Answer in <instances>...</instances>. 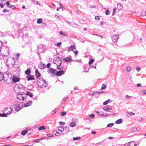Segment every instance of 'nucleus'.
<instances>
[{"instance_id": "1", "label": "nucleus", "mask_w": 146, "mask_h": 146, "mask_svg": "<svg viewBox=\"0 0 146 146\" xmlns=\"http://www.w3.org/2000/svg\"><path fill=\"white\" fill-rule=\"evenodd\" d=\"M10 52L8 48L5 46H1L0 49V55L2 57L8 56Z\"/></svg>"}, {"instance_id": "2", "label": "nucleus", "mask_w": 146, "mask_h": 146, "mask_svg": "<svg viewBox=\"0 0 146 146\" xmlns=\"http://www.w3.org/2000/svg\"><path fill=\"white\" fill-rule=\"evenodd\" d=\"M37 84L40 88H45L48 86V84L45 81L44 79L40 78L38 79Z\"/></svg>"}, {"instance_id": "3", "label": "nucleus", "mask_w": 146, "mask_h": 146, "mask_svg": "<svg viewBox=\"0 0 146 146\" xmlns=\"http://www.w3.org/2000/svg\"><path fill=\"white\" fill-rule=\"evenodd\" d=\"M15 61L13 58L9 57L6 60L7 66L9 68H13L14 67Z\"/></svg>"}, {"instance_id": "4", "label": "nucleus", "mask_w": 146, "mask_h": 146, "mask_svg": "<svg viewBox=\"0 0 146 146\" xmlns=\"http://www.w3.org/2000/svg\"><path fill=\"white\" fill-rule=\"evenodd\" d=\"M23 93V92H19V94L17 96V98L19 100H22L23 101H25L26 99L25 98V97L26 96L25 94H21Z\"/></svg>"}, {"instance_id": "5", "label": "nucleus", "mask_w": 146, "mask_h": 146, "mask_svg": "<svg viewBox=\"0 0 146 146\" xmlns=\"http://www.w3.org/2000/svg\"><path fill=\"white\" fill-rule=\"evenodd\" d=\"M14 108L15 109L16 111H18L21 109L19 106H17L16 104L12 105L9 108V109L11 110V111H10V113H12L13 111V109Z\"/></svg>"}, {"instance_id": "6", "label": "nucleus", "mask_w": 146, "mask_h": 146, "mask_svg": "<svg viewBox=\"0 0 146 146\" xmlns=\"http://www.w3.org/2000/svg\"><path fill=\"white\" fill-rule=\"evenodd\" d=\"M4 80H8V79L12 80V75L9 72H6L4 74Z\"/></svg>"}, {"instance_id": "7", "label": "nucleus", "mask_w": 146, "mask_h": 146, "mask_svg": "<svg viewBox=\"0 0 146 146\" xmlns=\"http://www.w3.org/2000/svg\"><path fill=\"white\" fill-rule=\"evenodd\" d=\"M53 62L54 63L56 64L57 66H58L59 65H61L62 62L59 58H56V60H55V58H54Z\"/></svg>"}, {"instance_id": "8", "label": "nucleus", "mask_w": 146, "mask_h": 146, "mask_svg": "<svg viewBox=\"0 0 146 146\" xmlns=\"http://www.w3.org/2000/svg\"><path fill=\"white\" fill-rule=\"evenodd\" d=\"M66 70H60L57 72L55 73V75L57 76H60L63 75L65 72Z\"/></svg>"}, {"instance_id": "9", "label": "nucleus", "mask_w": 146, "mask_h": 146, "mask_svg": "<svg viewBox=\"0 0 146 146\" xmlns=\"http://www.w3.org/2000/svg\"><path fill=\"white\" fill-rule=\"evenodd\" d=\"M56 71V69L52 68H48V73L53 74Z\"/></svg>"}, {"instance_id": "10", "label": "nucleus", "mask_w": 146, "mask_h": 146, "mask_svg": "<svg viewBox=\"0 0 146 146\" xmlns=\"http://www.w3.org/2000/svg\"><path fill=\"white\" fill-rule=\"evenodd\" d=\"M111 38L112 40V41L113 42H116L117 41L118 39L119 38L118 35H115L112 36Z\"/></svg>"}, {"instance_id": "11", "label": "nucleus", "mask_w": 146, "mask_h": 146, "mask_svg": "<svg viewBox=\"0 0 146 146\" xmlns=\"http://www.w3.org/2000/svg\"><path fill=\"white\" fill-rule=\"evenodd\" d=\"M12 80L13 81L14 83H15L16 82H19L20 80L19 78L17 77L16 76H14L12 78Z\"/></svg>"}, {"instance_id": "12", "label": "nucleus", "mask_w": 146, "mask_h": 146, "mask_svg": "<svg viewBox=\"0 0 146 146\" xmlns=\"http://www.w3.org/2000/svg\"><path fill=\"white\" fill-rule=\"evenodd\" d=\"M128 145L129 146H137V143L134 141H132L129 143Z\"/></svg>"}, {"instance_id": "13", "label": "nucleus", "mask_w": 146, "mask_h": 146, "mask_svg": "<svg viewBox=\"0 0 146 146\" xmlns=\"http://www.w3.org/2000/svg\"><path fill=\"white\" fill-rule=\"evenodd\" d=\"M39 68L41 69H43L46 67L45 64L42 62L40 63L39 65Z\"/></svg>"}, {"instance_id": "14", "label": "nucleus", "mask_w": 146, "mask_h": 146, "mask_svg": "<svg viewBox=\"0 0 146 146\" xmlns=\"http://www.w3.org/2000/svg\"><path fill=\"white\" fill-rule=\"evenodd\" d=\"M6 4L7 5V6L8 7L11 8L12 9H14L15 7L14 5H10V3L9 1H7Z\"/></svg>"}, {"instance_id": "15", "label": "nucleus", "mask_w": 146, "mask_h": 146, "mask_svg": "<svg viewBox=\"0 0 146 146\" xmlns=\"http://www.w3.org/2000/svg\"><path fill=\"white\" fill-rule=\"evenodd\" d=\"M69 56L70 57H66V58H64L63 60L64 61V62H67L70 61L71 60V56Z\"/></svg>"}, {"instance_id": "16", "label": "nucleus", "mask_w": 146, "mask_h": 146, "mask_svg": "<svg viewBox=\"0 0 146 146\" xmlns=\"http://www.w3.org/2000/svg\"><path fill=\"white\" fill-rule=\"evenodd\" d=\"M32 103V102L31 101L28 102L24 104V107H26L31 106Z\"/></svg>"}, {"instance_id": "17", "label": "nucleus", "mask_w": 146, "mask_h": 146, "mask_svg": "<svg viewBox=\"0 0 146 146\" xmlns=\"http://www.w3.org/2000/svg\"><path fill=\"white\" fill-rule=\"evenodd\" d=\"M74 121H76L75 120L72 119V122L70 124V126L71 127H73L76 126V124L74 122Z\"/></svg>"}, {"instance_id": "18", "label": "nucleus", "mask_w": 146, "mask_h": 146, "mask_svg": "<svg viewBox=\"0 0 146 146\" xmlns=\"http://www.w3.org/2000/svg\"><path fill=\"white\" fill-rule=\"evenodd\" d=\"M27 78L28 80H32L34 79V78L33 76L28 75L27 76Z\"/></svg>"}, {"instance_id": "19", "label": "nucleus", "mask_w": 146, "mask_h": 146, "mask_svg": "<svg viewBox=\"0 0 146 146\" xmlns=\"http://www.w3.org/2000/svg\"><path fill=\"white\" fill-rule=\"evenodd\" d=\"M10 113V111L9 112H7V113H3V114L0 113V116L2 117H7V115H8L10 113Z\"/></svg>"}, {"instance_id": "20", "label": "nucleus", "mask_w": 146, "mask_h": 146, "mask_svg": "<svg viewBox=\"0 0 146 146\" xmlns=\"http://www.w3.org/2000/svg\"><path fill=\"white\" fill-rule=\"evenodd\" d=\"M76 49V48L74 46L72 45L71 46L68 48L69 50H72L74 51Z\"/></svg>"}, {"instance_id": "21", "label": "nucleus", "mask_w": 146, "mask_h": 146, "mask_svg": "<svg viewBox=\"0 0 146 146\" xmlns=\"http://www.w3.org/2000/svg\"><path fill=\"white\" fill-rule=\"evenodd\" d=\"M35 74L37 78L39 77L41 75L40 74L37 69H36L35 70Z\"/></svg>"}, {"instance_id": "22", "label": "nucleus", "mask_w": 146, "mask_h": 146, "mask_svg": "<svg viewBox=\"0 0 146 146\" xmlns=\"http://www.w3.org/2000/svg\"><path fill=\"white\" fill-rule=\"evenodd\" d=\"M3 80H4V74H3L2 72H0V80L1 81Z\"/></svg>"}, {"instance_id": "23", "label": "nucleus", "mask_w": 146, "mask_h": 146, "mask_svg": "<svg viewBox=\"0 0 146 146\" xmlns=\"http://www.w3.org/2000/svg\"><path fill=\"white\" fill-rule=\"evenodd\" d=\"M117 7L118 9L120 11L123 9V7L121 4L118 3L117 5Z\"/></svg>"}, {"instance_id": "24", "label": "nucleus", "mask_w": 146, "mask_h": 146, "mask_svg": "<svg viewBox=\"0 0 146 146\" xmlns=\"http://www.w3.org/2000/svg\"><path fill=\"white\" fill-rule=\"evenodd\" d=\"M122 122V119H119L117 120L115 122V123L117 124H119L121 123Z\"/></svg>"}, {"instance_id": "25", "label": "nucleus", "mask_w": 146, "mask_h": 146, "mask_svg": "<svg viewBox=\"0 0 146 146\" xmlns=\"http://www.w3.org/2000/svg\"><path fill=\"white\" fill-rule=\"evenodd\" d=\"M25 72L26 74L29 75L31 73L30 69L29 68H28L25 71Z\"/></svg>"}, {"instance_id": "26", "label": "nucleus", "mask_w": 146, "mask_h": 146, "mask_svg": "<svg viewBox=\"0 0 146 146\" xmlns=\"http://www.w3.org/2000/svg\"><path fill=\"white\" fill-rule=\"evenodd\" d=\"M57 68L58 69V70H62L63 69V67L61 66V65H58V66H57Z\"/></svg>"}, {"instance_id": "27", "label": "nucleus", "mask_w": 146, "mask_h": 146, "mask_svg": "<svg viewBox=\"0 0 146 146\" xmlns=\"http://www.w3.org/2000/svg\"><path fill=\"white\" fill-rule=\"evenodd\" d=\"M26 95L29 96L31 97H32L33 96V94L29 91L27 92Z\"/></svg>"}, {"instance_id": "28", "label": "nucleus", "mask_w": 146, "mask_h": 146, "mask_svg": "<svg viewBox=\"0 0 146 146\" xmlns=\"http://www.w3.org/2000/svg\"><path fill=\"white\" fill-rule=\"evenodd\" d=\"M104 108H105L107 110H111L112 108V106L109 105L106 106Z\"/></svg>"}, {"instance_id": "29", "label": "nucleus", "mask_w": 146, "mask_h": 146, "mask_svg": "<svg viewBox=\"0 0 146 146\" xmlns=\"http://www.w3.org/2000/svg\"><path fill=\"white\" fill-rule=\"evenodd\" d=\"M64 128L62 126L59 127L58 128V130L60 132H62L64 130Z\"/></svg>"}, {"instance_id": "30", "label": "nucleus", "mask_w": 146, "mask_h": 146, "mask_svg": "<svg viewBox=\"0 0 146 146\" xmlns=\"http://www.w3.org/2000/svg\"><path fill=\"white\" fill-rule=\"evenodd\" d=\"M46 129V127L44 126H41L38 129L39 130H44Z\"/></svg>"}, {"instance_id": "31", "label": "nucleus", "mask_w": 146, "mask_h": 146, "mask_svg": "<svg viewBox=\"0 0 146 146\" xmlns=\"http://www.w3.org/2000/svg\"><path fill=\"white\" fill-rule=\"evenodd\" d=\"M54 133L56 136H58L60 135V134L59 132H57L56 131H54Z\"/></svg>"}, {"instance_id": "32", "label": "nucleus", "mask_w": 146, "mask_h": 146, "mask_svg": "<svg viewBox=\"0 0 146 146\" xmlns=\"http://www.w3.org/2000/svg\"><path fill=\"white\" fill-rule=\"evenodd\" d=\"M28 131L27 130H25L22 131L21 134L23 135H25L26 133H27Z\"/></svg>"}, {"instance_id": "33", "label": "nucleus", "mask_w": 146, "mask_h": 146, "mask_svg": "<svg viewBox=\"0 0 146 146\" xmlns=\"http://www.w3.org/2000/svg\"><path fill=\"white\" fill-rule=\"evenodd\" d=\"M43 47V46L42 45H39L37 47V50L38 51H39V50L42 48Z\"/></svg>"}, {"instance_id": "34", "label": "nucleus", "mask_w": 146, "mask_h": 146, "mask_svg": "<svg viewBox=\"0 0 146 146\" xmlns=\"http://www.w3.org/2000/svg\"><path fill=\"white\" fill-rule=\"evenodd\" d=\"M42 21V19L41 18L38 19L37 21V23L38 24L40 23Z\"/></svg>"}, {"instance_id": "35", "label": "nucleus", "mask_w": 146, "mask_h": 146, "mask_svg": "<svg viewBox=\"0 0 146 146\" xmlns=\"http://www.w3.org/2000/svg\"><path fill=\"white\" fill-rule=\"evenodd\" d=\"M106 88V85L104 84H102L101 89L102 90L105 89Z\"/></svg>"}, {"instance_id": "36", "label": "nucleus", "mask_w": 146, "mask_h": 146, "mask_svg": "<svg viewBox=\"0 0 146 146\" xmlns=\"http://www.w3.org/2000/svg\"><path fill=\"white\" fill-rule=\"evenodd\" d=\"M81 139V137H74L73 138V139L74 140H77L80 139Z\"/></svg>"}, {"instance_id": "37", "label": "nucleus", "mask_w": 146, "mask_h": 146, "mask_svg": "<svg viewBox=\"0 0 146 146\" xmlns=\"http://www.w3.org/2000/svg\"><path fill=\"white\" fill-rule=\"evenodd\" d=\"M109 115V114L108 113H107V114L104 113H104H103L101 115V116H103L107 117Z\"/></svg>"}, {"instance_id": "38", "label": "nucleus", "mask_w": 146, "mask_h": 146, "mask_svg": "<svg viewBox=\"0 0 146 146\" xmlns=\"http://www.w3.org/2000/svg\"><path fill=\"white\" fill-rule=\"evenodd\" d=\"M140 94H146V90H142L140 92Z\"/></svg>"}, {"instance_id": "39", "label": "nucleus", "mask_w": 146, "mask_h": 146, "mask_svg": "<svg viewBox=\"0 0 146 146\" xmlns=\"http://www.w3.org/2000/svg\"><path fill=\"white\" fill-rule=\"evenodd\" d=\"M66 114V112L65 111H64L61 112L60 113V115L61 116H64Z\"/></svg>"}, {"instance_id": "40", "label": "nucleus", "mask_w": 146, "mask_h": 146, "mask_svg": "<svg viewBox=\"0 0 146 146\" xmlns=\"http://www.w3.org/2000/svg\"><path fill=\"white\" fill-rule=\"evenodd\" d=\"M110 11L108 10H106L105 11V14L107 15H110Z\"/></svg>"}, {"instance_id": "41", "label": "nucleus", "mask_w": 146, "mask_h": 146, "mask_svg": "<svg viewBox=\"0 0 146 146\" xmlns=\"http://www.w3.org/2000/svg\"><path fill=\"white\" fill-rule=\"evenodd\" d=\"M114 125V124L113 123H110L108 124L107 125V127H111L113 126Z\"/></svg>"}, {"instance_id": "42", "label": "nucleus", "mask_w": 146, "mask_h": 146, "mask_svg": "<svg viewBox=\"0 0 146 146\" xmlns=\"http://www.w3.org/2000/svg\"><path fill=\"white\" fill-rule=\"evenodd\" d=\"M95 115L94 114H92L89 115V117L92 119H93L95 117Z\"/></svg>"}, {"instance_id": "43", "label": "nucleus", "mask_w": 146, "mask_h": 146, "mask_svg": "<svg viewBox=\"0 0 146 146\" xmlns=\"http://www.w3.org/2000/svg\"><path fill=\"white\" fill-rule=\"evenodd\" d=\"M141 15L142 16H144L146 15V11H145L144 12H142L141 13Z\"/></svg>"}, {"instance_id": "44", "label": "nucleus", "mask_w": 146, "mask_h": 146, "mask_svg": "<svg viewBox=\"0 0 146 146\" xmlns=\"http://www.w3.org/2000/svg\"><path fill=\"white\" fill-rule=\"evenodd\" d=\"M59 124L61 125H64L65 124V123L64 122L60 121L59 122Z\"/></svg>"}, {"instance_id": "45", "label": "nucleus", "mask_w": 146, "mask_h": 146, "mask_svg": "<svg viewBox=\"0 0 146 146\" xmlns=\"http://www.w3.org/2000/svg\"><path fill=\"white\" fill-rule=\"evenodd\" d=\"M71 25L72 26L74 27H76V26H77V25L75 23H71Z\"/></svg>"}, {"instance_id": "46", "label": "nucleus", "mask_w": 146, "mask_h": 146, "mask_svg": "<svg viewBox=\"0 0 146 146\" xmlns=\"http://www.w3.org/2000/svg\"><path fill=\"white\" fill-rule=\"evenodd\" d=\"M94 61V59H91L89 62V64H92Z\"/></svg>"}, {"instance_id": "47", "label": "nucleus", "mask_w": 146, "mask_h": 146, "mask_svg": "<svg viewBox=\"0 0 146 146\" xmlns=\"http://www.w3.org/2000/svg\"><path fill=\"white\" fill-rule=\"evenodd\" d=\"M116 10V9L115 8H113V12L112 14V16H113L115 15V11Z\"/></svg>"}, {"instance_id": "48", "label": "nucleus", "mask_w": 146, "mask_h": 146, "mask_svg": "<svg viewBox=\"0 0 146 146\" xmlns=\"http://www.w3.org/2000/svg\"><path fill=\"white\" fill-rule=\"evenodd\" d=\"M64 33H63L62 32V31H60V33H59L60 34V35H65V36H67V34H64Z\"/></svg>"}, {"instance_id": "49", "label": "nucleus", "mask_w": 146, "mask_h": 146, "mask_svg": "<svg viewBox=\"0 0 146 146\" xmlns=\"http://www.w3.org/2000/svg\"><path fill=\"white\" fill-rule=\"evenodd\" d=\"M144 119L142 118H141L138 119V121L140 122H142L144 120Z\"/></svg>"}, {"instance_id": "50", "label": "nucleus", "mask_w": 146, "mask_h": 146, "mask_svg": "<svg viewBox=\"0 0 146 146\" xmlns=\"http://www.w3.org/2000/svg\"><path fill=\"white\" fill-rule=\"evenodd\" d=\"M95 19L96 20H100V17L99 16H96L95 17Z\"/></svg>"}, {"instance_id": "51", "label": "nucleus", "mask_w": 146, "mask_h": 146, "mask_svg": "<svg viewBox=\"0 0 146 146\" xmlns=\"http://www.w3.org/2000/svg\"><path fill=\"white\" fill-rule=\"evenodd\" d=\"M62 44V43L61 42H58L57 43L56 45L60 47V45Z\"/></svg>"}, {"instance_id": "52", "label": "nucleus", "mask_w": 146, "mask_h": 146, "mask_svg": "<svg viewBox=\"0 0 146 146\" xmlns=\"http://www.w3.org/2000/svg\"><path fill=\"white\" fill-rule=\"evenodd\" d=\"M47 135L48 137H53V136L52 134L48 133L47 134Z\"/></svg>"}, {"instance_id": "53", "label": "nucleus", "mask_w": 146, "mask_h": 146, "mask_svg": "<svg viewBox=\"0 0 146 146\" xmlns=\"http://www.w3.org/2000/svg\"><path fill=\"white\" fill-rule=\"evenodd\" d=\"M127 70V71L129 72L131 68L129 67H128L126 68Z\"/></svg>"}, {"instance_id": "54", "label": "nucleus", "mask_w": 146, "mask_h": 146, "mask_svg": "<svg viewBox=\"0 0 146 146\" xmlns=\"http://www.w3.org/2000/svg\"><path fill=\"white\" fill-rule=\"evenodd\" d=\"M20 55L19 53H17L16 55V56L17 57V60H18V59L19 57L20 56Z\"/></svg>"}, {"instance_id": "55", "label": "nucleus", "mask_w": 146, "mask_h": 146, "mask_svg": "<svg viewBox=\"0 0 146 146\" xmlns=\"http://www.w3.org/2000/svg\"><path fill=\"white\" fill-rule=\"evenodd\" d=\"M39 140H40V139H35V140H34V142H36V143H38V142H40V141H39Z\"/></svg>"}, {"instance_id": "56", "label": "nucleus", "mask_w": 146, "mask_h": 146, "mask_svg": "<svg viewBox=\"0 0 146 146\" xmlns=\"http://www.w3.org/2000/svg\"><path fill=\"white\" fill-rule=\"evenodd\" d=\"M95 93H96V94H103L104 93V92H95Z\"/></svg>"}, {"instance_id": "57", "label": "nucleus", "mask_w": 146, "mask_h": 146, "mask_svg": "<svg viewBox=\"0 0 146 146\" xmlns=\"http://www.w3.org/2000/svg\"><path fill=\"white\" fill-rule=\"evenodd\" d=\"M103 110H104L105 111H107V112H110V110H108V109L107 110V109L106 110V109L105 108H103Z\"/></svg>"}, {"instance_id": "58", "label": "nucleus", "mask_w": 146, "mask_h": 146, "mask_svg": "<svg viewBox=\"0 0 146 146\" xmlns=\"http://www.w3.org/2000/svg\"><path fill=\"white\" fill-rule=\"evenodd\" d=\"M108 103V101H105V102H104L103 103V104L104 105H106Z\"/></svg>"}, {"instance_id": "59", "label": "nucleus", "mask_w": 146, "mask_h": 146, "mask_svg": "<svg viewBox=\"0 0 146 146\" xmlns=\"http://www.w3.org/2000/svg\"><path fill=\"white\" fill-rule=\"evenodd\" d=\"M140 68L139 67H137L136 68V70L138 71H139L140 70Z\"/></svg>"}, {"instance_id": "60", "label": "nucleus", "mask_w": 146, "mask_h": 146, "mask_svg": "<svg viewBox=\"0 0 146 146\" xmlns=\"http://www.w3.org/2000/svg\"><path fill=\"white\" fill-rule=\"evenodd\" d=\"M48 139L47 137H42V138L40 139V140H43V139Z\"/></svg>"}, {"instance_id": "61", "label": "nucleus", "mask_w": 146, "mask_h": 146, "mask_svg": "<svg viewBox=\"0 0 146 146\" xmlns=\"http://www.w3.org/2000/svg\"><path fill=\"white\" fill-rule=\"evenodd\" d=\"M50 66V63H48V64H47V65H46V67L48 68H49Z\"/></svg>"}, {"instance_id": "62", "label": "nucleus", "mask_w": 146, "mask_h": 146, "mask_svg": "<svg viewBox=\"0 0 146 146\" xmlns=\"http://www.w3.org/2000/svg\"><path fill=\"white\" fill-rule=\"evenodd\" d=\"M73 51L74 52V53L76 55H77L78 54V51L77 50H76L75 51Z\"/></svg>"}, {"instance_id": "63", "label": "nucleus", "mask_w": 146, "mask_h": 146, "mask_svg": "<svg viewBox=\"0 0 146 146\" xmlns=\"http://www.w3.org/2000/svg\"><path fill=\"white\" fill-rule=\"evenodd\" d=\"M3 12H8L9 11L8 10L6 9H4L3 10Z\"/></svg>"}, {"instance_id": "64", "label": "nucleus", "mask_w": 146, "mask_h": 146, "mask_svg": "<svg viewBox=\"0 0 146 146\" xmlns=\"http://www.w3.org/2000/svg\"><path fill=\"white\" fill-rule=\"evenodd\" d=\"M129 114L130 115H135V114L134 113L132 112H130Z\"/></svg>"}]
</instances>
